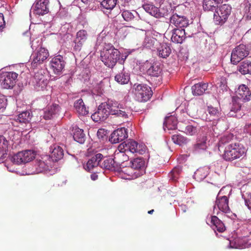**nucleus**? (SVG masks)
Segmentation results:
<instances>
[{
	"instance_id": "obj_29",
	"label": "nucleus",
	"mask_w": 251,
	"mask_h": 251,
	"mask_svg": "<svg viewBox=\"0 0 251 251\" xmlns=\"http://www.w3.org/2000/svg\"><path fill=\"white\" fill-rule=\"evenodd\" d=\"M9 144V141L5 137L0 136V161L5 158Z\"/></svg>"
},
{
	"instance_id": "obj_62",
	"label": "nucleus",
	"mask_w": 251,
	"mask_h": 251,
	"mask_svg": "<svg viewBox=\"0 0 251 251\" xmlns=\"http://www.w3.org/2000/svg\"><path fill=\"white\" fill-rule=\"evenodd\" d=\"M217 128L216 126H214V127H212V131L213 132H212V134L213 135V136H218L219 135V133H217L215 130H217Z\"/></svg>"
},
{
	"instance_id": "obj_59",
	"label": "nucleus",
	"mask_w": 251,
	"mask_h": 251,
	"mask_svg": "<svg viewBox=\"0 0 251 251\" xmlns=\"http://www.w3.org/2000/svg\"><path fill=\"white\" fill-rule=\"evenodd\" d=\"M245 131L251 135V124H246L244 128Z\"/></svg>"
},
{
	"instance_id": "obj_24",
	"label": "nucleus",
	"mask_w": 251,
	"mask_h": 251,
	"mask_svg": "<svg viewBox=\"0 0 251 251\" xmlns=\"http://www.w3.org/2000/svg\"><path fill=\"white\" fill-rule=\"evenodd\" d=\"M143 8L147 12L156 18L163 17L164 16V14L160 11L158 7L151 3H145L143 5Z\"/></svg>"
},
{
	"instance_id": "obj_60",
	"label": "nucleus",
	"mask_w": 251,
	"mask_h": 251,
	"mask_svg": "<svg viewBox=\"0 0 251 251\" xmlns=\"http://www.w3.org/2000/svg\"><path fill=\"white\" fill-rule=\"evenodd\" d=\"M131 0H120L121 2V6H123V7L124 6L127 7Z\"/></svg>"
},
{
	"instance_id": "obj_10",
	"label": "nucleus",
	"mask_w": 251,
	"mask_h": 251,
	"mask_svg": "<svg viewBox=\"0 0 251 251\" xmlns=\"http://www.w3.org/2000/svg\"><path fill=\"white\" fill-rule=\"evenodd\" d=\"M36 152L32 150L19 151L12 156V161L16 164H25L32 161L35 157Z\"/></svg>"
},
{
	"instance_id": "obj_57",
	"label": "nucleus",
	"mask_w": 251,
	"mask_h": 251,
	"mask_svg": "<svg viewBox=\"0 0 251 251\" xmlns=\"http://www.w3.org/2000/svg\"><path fill=\"white\" fill-rule=\"evenodd\" d=\"M5 25L3 14L0 13V30L3 29Z\"/></svg>"
},
{
	"instance_id": "obj_49",
	"label": "nucleus",
	"mask_w": 251,
	"mask_h": 251,
	"mask_svg": "<svg viewBox=\"0 0 251 251\" xmlns=\"http://www.w3.org/2000/svg\"><path fill=\"white\" fill-rule=\"evenodd\" d=\"M181 131H184L186 134L193 135L197 132V128L195 126L189 125L185 127L184 130L182 129Z\"/></svg>"
},
{
	"instance_id": "obj_30",
	"label": "nucleus",
	"mask_w": 251,
	"mask_h": 251,
	"mask_svg": "<svg viewBox=\"0 0 251 251\" xmlns=\"http://www.w3.org/2000/svg\"><path fill=\"white\" fill-rule=\"evenodd\" d=\"M100 163V168L110 171L115 170L116 166L113 158H103V157Z\"/></svg>"
},
{
	"instance_id": "obj_48",
	"label": "nucleus",
	"mask_w": 251,
	"mask_h": 251,
	"mask_svg": "<svg viewBox=\"0 0 251 251\" xmlns=\"http://www.w3.org/2000/svg\"><path fill=\"white\" fill-rule=\"evenodd\" d=\"M106 41V32L104 31H101L98 36L96 46H99L103 43H105Z\"/></svg>"
},
{
	"instance_id": "obj_4",
	"label": "nucleus",
	"mask_w": 251,
	"mask_h": 251,
	"mask_svg": "<svg viewBox=\"0 0 251 251\" xmlns=\"http://www.w3.org/2000/svg\"><path fill=\"white\" fill-rule=\"evenodd\" d=\"M121 53L118 50L110 44L105 45L103 50L101 52V61L107 67L113 68L117 63Z\"/></svg>"
},
{
	"instance_id": "obj_25",
	"label": "nucleus",
	"mask_w": 251,
	"mask_h": 251,
	"mask_svg": "<svg viewBox=\"0 0 251 251\" xmlns=\"http://www.w3.org/2000/svg\"><path fill=\"white\" fill-rule=\"evenodd\" d=\"M130 168L128 170H135L136 172H142L144 173L145 166V160L140 157L134 158L130 162Z\"/></svg>"
},
{
	"instance_id": "obj_3",
	"label": "nucleus",
	"mask_w": 251,
	"mask_h": 251,
	"mask_svg": "<svg viewBox=\"0 0 251 251\" xmlns=\"http://www.w3.org/2000/svg\"><path fill=\"white\" fill-rule=\"evenodd\" d=\"M251 93L245 85L239 86L236 92V96L232 98V105L228 115L230 117L236 116L235 113L240 110L242 102L248 101L251 100Z\"/></svg>"
},
{
	"instance_id": "obj_8",
	"label": "nucleus",
	"mask_w": 251,
	"mask_h": 251,
	"mask_svg": "<svg viewBox=\"0 0 251 251\" xmlns=\"http://www.w3.org/2000/svg\"><path fill=\"white\" fill-rule=\"evenodd\" d=\"M231 12V7L226 4L217 7L214 13V21L216 25H223L228 19Z\"/></svg>"
},
{
	"instance_id": "obj_43",
	"label": "nucleus",
	"mask_w": 251,
	"mask_h": 251,
	"mask_svg": "<svg viewBox=\"0 0 251 251\" xmlns=\"http://www.w3.org/2000/svg\"><path fill=\"white\" fill-rule=\"evenodd\" d=\"M233 137V135L231 134L225 135L221 137L218 143L219 150L220 151L221 149L223 148L225 145L229 143L232 139Z\"/></svg>"
},
{
	"instance_id": "obj_26",
	"label": "nucleus",
	"mask_w": 251,
	"mask_h": 251,
	"mask_svg": "<svg viewBox=\"0 0 251 251\" xmlns=\"http://www.w3.org/2000/svg\"><path fill=\"white\" fill-rule=\"evenodd\" d=\"M73 138L74 140L80 144H83L86 139V136L83 130L76 126L72 127Z\"/></svg>"
},
{
	"instance_id": "obj_58",
	"label": "nucleus",
	"mask_w": 251,
	"mask_h": 251,
	"mask_svg": "<svg viewBox=\"0 0 251 251\" xmlns=\"http://www.w3.org/2000/svg\"><path fill=\"white\" fill-rule=\"evenodd\" d=\"M245 202L248 208L250 210H251V195L249 196L247 199L245 200Z\"/></svg>"
},
{
	"instance_id": "obj_31",
	"label": "nucleus",
	"mask_w": 251,
	"mask_h": 251,
	"mask_svg": "<svg viewBox=\"0 0 251 251\" xmlns=\"http://www.w3.org/2000/svg\"><path fill=\"white\" fill-rule=\"evenodd\" d=\"M208 87V84L200 82L192 86V94L194 96H201L203 95Z\"/></svg>"
},
{
	"instance_id": "obj_7",
	"label": "nucleus",
	"mask_w": 251,
	"mask_h": 251,
	"mask_svg": "<svg viewBox=\"0 0 251 251\" xmlns=\"http://www.w3.org/2000/svg\"><path fill=\"white\" fill-rule=\"evenodd\" d=\"M213 211L217 215H224L225 217L231 218L233 215L228 206V198L227 196H217Z\"/></svg>"
},
{
	"instance_id": "obj_34",
	"label": "nucleus",
	"mask_w": 251,
	"mask_h": 251,
	"mask_svg": "<svg viewBox=\"0 0 251 251\" xmlns=\"http://www.w3.org/2000/svg\"><path fill=\"white\" fill-rule=\"evenodd\" d=\"M207 137L203 136L198 139L197 142L194 145V150L195 151L199 152L201 151L206 150L207 147Z\"/></svg>"
},
{
	"instance_id": "obj_19",
	"label": "nucleus",
	"mask_w": 251,
	"mask_h": 251,
	"mask_svg": "<svg viewBox=\"0 0 251 251\" xmlns=\"http://www.w3.org/2000/svg\"><path fill=\"white\" fill-rule=\"evenodd\" d=\"M170 24L180 29H183L189 25V20L185 16L176 13H173L170 18Z\"/></svg>"
},
{
	"instance_id": "obj_38",
	"label": "nucleus",
	"mask_w": 251,
	"mask_h": 251,
	"mask_svg": "<svg viewBox=\"0 0 251 251\" xmlns=\"http://www.w3.org/2000/svg\"><path fill=\"white\" fill-rule=\"evenodd\" d=\"M238 71L242 75L251 74V61L246 60L243 61L239 67Z\"/></svg>"
},
{
	"instance_id": "obj_53",
	"label": "nucleus",
	"mask_w": 251,
	"mask_h": 251,
	"mask_svg": "<svg viewBox=\"0 0 251 251\" xmlns=\"http://www.w3.org/2000/svg\"><path fill=\"white\" fill-rule=\"evenodd\" d=\"M219 87L223 91L227 90V82L225 77H221L220 82L218 83Z\"/></svg>"
},
{
	"instance_id": "obj_22",
	"label": "nucleus",
	"mask_w": 251,
	"mask_h": 251,
	"mask_svg": "<svg viewBox=\"0 0 251 251\" xmlns=\"http://www.w3.org/2000/svg\"><path fill=\"white\" fill-rule=\"evenodd\" d=\"M171 41L176 44H182L186 38L184 29L175 28L171 30Z\"/></svg>"
},
{
	"instance_id": "obj_32",
	"label": "nucleus",
	"mask_w": 251,
	"mask_h": 251,
	"mask_svg": "<svg viewBox=\"0 0 251 251\" xmlns=\"http://www.w3.org/2000/svg\"><path fill=\"white\" fill-rule=\"evenodd\" d=\"M51 157L52 160L57 161L62 159L64 155V150L63 148L58 145H53L51 147Z\"/></svg>"
},
{
	"instance_id": "obj_28",
	"label": "nucleus",
	"mask_w": 251,
	"mask_h": 251,
	"mask_svg": "<svg viewBox=\"0 0 251 251\" xmlns=\"http://www.w3.org/2000/svg\"><path fill=\"white\" fill-rule=\"evenodd\" d=\"M172 50L168 44L163 43L160 44L157 48V54L159 57L167 58L171 54Z\"/></svg>"
},
{
	"instance_id": "obj_61",
	"label": "nucleus",
	"mask_w": 251,
	"mask_h": 251,
	"mask_svg": "<svg viewBox=\"0 0 251 251\" xmlns=\"http://www.w3.org/2000/svg\"><path fill=\"white\" fill-rule=\"evenodd\" d=\"M126 56H123L122 55L121 56V58H120V56L119 57V60H118V62H119V63H120L121 64H123L124 62H125V60H126Z\"/></svg>"
},
{
	"instance_id": "obj_21",
	"label": "nucleus",
	"mask_w": 251,
	"mask_h": 251,
	"mask_svg": "<svg viewBox=\"0 0 251 251\" xmlns=\"http://www.w3.org/2000/svg\"><path fill=\"white\" fill-rule=\"evenodd\" d=\"M88 37L87 32L84 29L79 30L76 35V38L74 41L75 46L74 49L76 51H79L83 45L86 41Z\"/></svg>"
},
{
	"instance_id": "obj_40",
	"label": "nucleus",
	"mask_w": 251,
	"mask_h": 251,
	"mask_svg": "<svg viewBox=\"0 0 251 251\" xmlns=\"http://www.w3.org/2000/svg\"><path fill=\"white\" fill-rule=\"evenodd\" d=\"M218 3L216 2V0H203V8L204 11H214L217 7Z\"/></svg>"
},
{
	"instance_id": "obj_15",
	"label": "nucleus",
	"mask_w": 251,
	"mask_h": 251,
	"mask_svg": "<svg viewBox=\"0 0 251 251\" xmlns=\"http://www.w3.org/2000/svg\"><path fill=\"white\" fill-rule=\"evenodd\" d=\"M31 117L32 114L29 111L22 112L15 118V122L18 124L17 126L25 130L29 129L30 128V121Z\"/></svg>"
},
{
	"instance_id": "obj_56",
	"label": "nucleus",
	"mask_w": 251,
	"mask_h": 251,
	"mask_svg": "<svg viewBox=\"0 0 251 251\" xmlns=\"http://www.w3.org/2000/svg\"><path fill=\"white\" fill-rule=\"evenodd\" d=\"M214 230H217L219 232H222L225 230V226L223 223L221 221L220 223H219V225L216 226V227H214Z\"/></svg>"
},
{
	"instance_id": "obj_63",
	"label": "nucleus",
	"mask_w": 251,
	"mask_h": 251,
	"mask_svg": "<svg viewBox=\"0 0 251 251\" xmlns=\"http://www.w3.org/2000/svg\"><path fill=\"white\" fill-rule=\"evenodd\" d=\"M229 248H237L238 246L236 245L233 242L230 241L228 246Z\"/></svg>"
},
{
	"instance_id": "obj_33",
	"label": "nucleus",
	"mask_w": 251,
	"mask_h": 251,
	"mask_svg": "<svg viewBox=\"0 0 251 251\" xmlns=\"http://www.w3.org/2000/svg\"><path fill=\"white\" fill-rule=\"evenodd\" d=\"M130 79L129 75L124 68L115 76V80L119 84H127Z\"/></svg>"
},
{
	"instance_id": "obj_55",
	"label": "nucleus",
	"mask_w": 251,
	"mask_h": 251,
	"mask_svg": "<svg viewBox=\"0 0 251 251\" xmlns=\"http://www.w3.org/2000/svg\"><path fill=\"white\" fill-rule=\"evenodd\" d=\"M106 134V131L104 129H99L97 131V136L100 139H103Z\"/></svg>"
},
{
	"instance_id": "obj_50",
	"label": "nucleus",
	"mask_w": 251,
	"mask_h": 251,
	"mask_svg": "<svg viewBox=\"0 0 251 251\" xmlns=\"http://www.w3.org/2000/svg\"><path fill=\"white\" fill-rule=\"evenodd\" d=\"M232 189L229 186L223 187L219 191L217 196H226V195L228 193L229 196L231 193Z\"/></svg>"
},
{
	"instance_id": "obj_47",
	"label": "nucleus",
	"mask_w": 251,
	"mask_h": 251,
	"mask_svg": "<svg viewBox=\"0 0 251 251\" xmlns=\"http://www.w3.org/2000/svg\"><path fill=\"white\" fill-rule=\"evenodd\" d=\"M221 221L216 216H211L210 217H207L206 219V223L213 228L216 227V226L219 225V223Z\"/></svg>"
},
{
	"instance_id": "obj_20",
	"label": "nucleus",
	"mask_w": 251,
	"mask_h": 251,
	"mask_svg": "<svg viewBox=\"0 0 251 251\" xmlns=\"http://www.w3.org/2000/svg\"><path fill=\"white\" fill-rule=\"evenodd\" d=\"M127 129L125 127L118 128L111 134L109 141L112 144L122 142L127 138Z\"/></svg>"
},
{
	"instance_id": "obj_6",
	"label": "nucleus",
	"mask_w": 251,
	"mask_h": 251,
	"mask_svg": "<svg viewBox=\"0 0 251 251\" xmlns=\"http://www.w3.org/2000/svg\"><path fill=\"white\" fill-rule=\"evenodd\" d=\"M133 93L135 99L140 102H145L150 100L152 95L151 88L147 84L135 83L133 86Z\"/></svg>"
},
{
	"instance_id": "obj_2",
	"label": "nucleus",
	"mask_w": 251,
	"mask_h": 251,
	"mask_svg": "<svg viewBox=\"0 0 251 251\" xmlns=\"http://www.w3.org/2000/svg\"><path fill=\"white\" fill-rule=\"evenodd\" d=\"M147 151L146 146L142 143H138L132 140L124 142L119 145L114 153V160L116 166L123 168L124 163L129 159V153L144 154Z\"/></svg>"
},
{
	"instance_id": "obj_23",
	"label": "nucleus",
	"mask_w": 251,
	"mask_h": 251,
	"mask_svg": "<svg viewBox=\"0 0 251 251\" xmlns=\"http://www.w3.org/2000/svg\"><path fill=\"white\" fill-rule=\"evenodd\" d=\"M103 157V155L101 153H97L94 156H92L89 159L87 163L84 165V168L85 170L91 172L93 169L98 167L100 166V161H101Z\"/></svg>"
},
{
	"instance_id": "obj_27",
	"label": "nucleus",
	"mask_w": 251,
	"mask_h": 251,
	"mask_svg": "<svg viewBox=\"0 0 251 251\" xmlns=\"http://www.w3.org/2000/svg\"><path fill=\"white\" fill-rule=\"evenodd\" d=\"M59 110L60 108L58 104H52L44 111L43 118L46 120L50 119L58 114Z\"/></svg>"
},
{
	"instance_id": "obj_42",
	"label": "nucleus",
	"mask_w": 251,
	"mask_h": 251,
	"mask_svg": "<svg viewBox=\"0 0 251 251\" xmlns=\"http://www.w3.org/2000/svg\"><path fill=\"white\" fill-rule=\"evenodd\" d=\"M130 167L124 169L122 171L127 175V179H133L142 175V172H136L135 170H128Z\"/></svg>"
},
{
	"instance_id": "obj_13",
	"label": "nucleus",
	"mask_w": 251,
	"mask_h": 251,
	"mask_svg": "<svg viewBox=\"0 0 251 251\" xmlns=\"http://www.w3.org/2000/svg\"><path fill=\"white\" fill-rule=\"evenodd\" d=\"M140 70L143 74L151 76H158L161 72V69L157 63H151L148 61L142 63Z\"/></svg>"
},
{
	"instance_id": "obj_18",
	"label": "nucleus",
	"mask_w": 251,
	"mask_h": 251,
	"mask_svg": "<svg viewBox=\"0 0 251 251\" xmlns=\"http://www.w3.org/2000/svg\"><path fill=\"white\" fill-rule=\"evenodd\" d=\"M45 72V69H41V73H37L35 75L32 82L37 91H43L47 86L48 81L44 75Z\"/></svg>"
},
{
	"instance_id": "obj_16",
	"label": "nucleus",
	"mask_w": 251,
	"mask_h": 251,
	"mask_svg": "<svg viewBox=\"0 0 251 251\" xmlns=\"http://www.w3.org/2000/svg\"><path fill=\"white\" fill-rule=\"evenodd\" d=\"M50 64L53 72L56 75H60L64 70L66 62L63 56L58 55L51 59Z\"/></svg>"
},
{
	"instance_id": "obj_5",
	"label": "nucleus",
	"mask_w": 251,
	"mask_h": 251,
	"mask_svg": "<svg viewBox=\"0 0 251 251\" xmlns=\"http://www.w3.org/2000/svg\"><path fill=\"white\" fill-rule=\"evenodd\" d=\"M246 149L239 143H231L228 144L224 150L223 158L228 161H232L235 159L244 157L246 153Z\"/></svg>"
},
{
	"instance_id": "obj_41",
	"label": "nucleus",
	"mask_w": 251,
	"mask_h": 251,
	"mask_svg": "<svg viewBox=\"0 0 251 251\" xmlns=\"http://www.w3.org/2000/svg\"><path fill=\"white\" fill-rule=\"evenodd\" d=\"M172 140L175 144L179 146L185 145L189 141L186 137L177 134L173 135L172 136Z\"/></svg>"
},
{
	"instance_id": "obj_44",
	"label": "nucleus",
	"mask_w": 251,
	"mask_h": 251,
	"mask_svg": "<svg viewBox=\"0 0 251 251\" xmlns=\"http://www.w3.org/2000/svg\"><path fill=\"white\" fill-rule=\"evenodd\" d=\"M116 3L117 0H103L101 2L100 5L102 8L111 10L115 7Z\"/></svg>"
},
{
	"instance_id": "obj_39",
	"label": "nucleus",
	"mask_w": 251,
	"mask_h": 251,
	"mask_svg": "<svg viewBox=\"0 0 251 251\" xmlns=\"http://www.w3.org/2000/svg\"><path fill=\"white\" fill-rule=\"evenodd\" d=\"M35 173L38 174L46 171L49 169V166L47 163L44 161L39 160H36L35 164Z\"/></svg>"
},
{
	"instance_id": "obj_45",
	"label": "nucleus",
	"mask_w": 251,
	"mask_h": 251,
	"mask_svg": "<svg viewBox=\"0 0 251 251\" xmlns=\"http://www.w3.org/2000/svg\"><path fill=\"white\" fill-rule=\"evenodd\" d=\"M181 172V168L179 166L175 167L169 174V177L173 181H176L179 178L180 173Z\"/></svg>"
},
{
	"instance_id": "obj_64",
	"label": "nucleus",
	"mask_w": 251,
	"mask_h": 251,
	"mask_svg": "<svg viewBox=\"0 0 251 251\" xmlns=\"http://www.w3.org/2000/svg\"><path fill=\"white\" fill-rule=\"evenodd\" d=\"M91 178L93 180H96L98 178V175H97L96 174H92L91 175Z\"/></svg>"
},
{
	"instance_id": "obj_14",
	"label": "nucleus",
	"mask_w": 251,
	"mask_h": 251,
	"mask_svg": "<svg viewBox=\"0 0 251 251\" xmlns=\"http://www.w3.org/2000/svg\"><path fill=\"white\" fill-rule=\"evenodd\" d=\"M18 74L15 72L0 74V84L4 89L12 88L16 83Z\"/></svg>"
},
{
	"instance_id": "obj_17",
	"label": "nucleus",
	"mask_w": 251,
	"mask_h": 251,
	"mask_svg": "<svg viewBox=\"0 0 251 251\" xmlns=\"http://www.w3.org/2000/svg\"><path fill=\"white\" fill-rule=\"evenodd\" d=\"M120 13L124 21L127 22H132L137 21L140 24L142 21L140 18L139 14L135 10L127 9V7H120Z\"/></svg>"
},
{
	"instance_id": "obj_12",
	"label": "nucleus",
	"mask_w": 251,
	"mask_h": 251,
	"mask_svg": "<svg viewBox=\"0 0 251 251\" xmlns=\"http://www.w3.org/2000/svg\"><path fill=\"white\" fill-rule=\"evenodd\" d=\"M49 55L48 51L44 48H40L36 52H33L30 58L31 64L33 68L43 64Z\"/></svg>"
},
{
	"instance_id": "obj_35",
	"label": "nucleus",
	"mask_w": 251,
	"mask_h": 251,
	"mask_svg": "<svg viewBox=\"0 0 251 251\" xmlns=\"http://www.w3.org/2000/svg\"><path fill=\"white\" fill-rule=\"evenodd\" d=\"M209 172V168L207 167H204L198 169L194 173V178L198 181H201L203 180L208 175Z\"/></svg>"
},
{
	"instance_id": "obj_46",
	"label": "nucleus",
	"mask_w": 251,
	"mask_h": 251,
	"mask_svg": "<svg viewBox=\"0 0 251 251\" xmlns=\"http://www.w3.org/2000/svg\"><path fill=\"white\" fill-rule=\"evenodd\" d=\"M156 42L157 40L155 38L151 37H147L144 39L143 45L146 48L151 49L153 47L155 43Z\"/></svg>"
},
{
	"instance_id": "obj_1",
	"label": "nucleus",
	"mask_w": 251,
	"mask_h": 251,
	"mask_svg": "<svg viewBox=\"0 0 251 251\" xmlns=\"http://www.w3.org/2000/svg\"><path fill=\"white\" fill-rule=\"evenodd\" d=\"M111 114L123 119H127L131 115L130 107L124 103L108 100L106 102L101 103L97 111L91 115L92 120L96 122L103 121Z\"/></svg>"
},
{
	"instance_id": "obj_51",
	"label": "nucleus",
	"mask_w": 251,
	"mask_h": 251,
	"mask_svg": "<svg viewBox=\"0 0 251 251\" xmlns=\"http://www.w3.org/2000/svg\"><path fill=\"white\" fill-rule=\"evenodd\" d=\"M244 12L245 17L248 20H251V2L246 4L244 8Z\"/></svg>"
},
{
	"instance_id": "obj_37",
	"label": "nucleus",
	"mask_w": 251,
	"mask_h": 251,
	"mask_svg": "<svg viewBox=\"0 0 251 251\" xmlns=\"http://www.w3.org/2000/svg\"><path fill=\"white\" fill-rule=\"evenodd\" d=\"M74 107L79 115L84 116L88 113L86 106L84 105L83 100L80 99L74 103Z\"/></svg>"
},
{
	"instance_id": "obj_54",
	"label": "nucleus",
	"mask_w": 251,
	"mask_h": 251,
	"mask_svg": "<svg viewBox=\"0 0 251 251\" xmlns=\"http://www.w3.org/2000/svg\"><path fill=\"white\" fill-rule=\"evenodd\" d=\"M7 105V99L3 95L0 96V110L4 109Z\"/></svg>"
},
{
	"instance_id": "obj_36",
	"label": "nucleus",
	"mask_w": 251,
	"mask_h": 251,
	"mask_svg": "<svg viewBox=\"0 0 251 251\" xmlns=\"http://www.w3.org/2000/svg\"><path fill=\"white\" fill-rule=\"evenodd\" d=\"M177 122L176 118L173 116L165 118L164 122V128L168 130L175 129L177 127Z\"/></svg>"
},
{
	"instance_id": "obj_9",
	"label": "nucleus",
	"mask_w": 251,
	"mask_h": 251,
	"mask_svg": "<svg viewBox=\"0 0 251 251\" xmlns=\"http://www.w3.org/2000/svg\"><path fill=\"white\" fill-rule=\"evenodd\" d=\"M49 0H36L30 9V17H31L32 15H44L48 13L49 11Z\"/></svg>"
},
{
	"instance_id": "obj_52",
	"label": "nucleus",
	"mask_w": 251,
	"mask_h": 251,
	"mask_svg": "<svg viewBox=\"0 0 251 251\" xmlns=\"http://www.w3.org/2000/svg\"><path fill=\"white\" fill-rule=\"evenodd\" d=\"M207 111L212 116H218L219 110L217 108L214 107L212 106H208Z\"/></svg>"
},
{
	"instance_id": "obj_11",
	"label": "nucleus",
	"mask_w": 251,
	"mask_h": 251,
	"mask_svg": "<svg viewBox=\"0 0 251 251\" xmlns=\"http://www.w3.org/2000/svg\"><path fill=\"white\" fill-rule=\"evenodd\" d=\"M249 53V50L247 46L240 44L236 47L232 51L231 62L233 64H236L241 60L247 57Z\"/></svg>"
}]
</instances>
